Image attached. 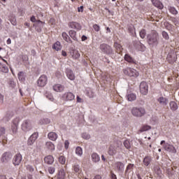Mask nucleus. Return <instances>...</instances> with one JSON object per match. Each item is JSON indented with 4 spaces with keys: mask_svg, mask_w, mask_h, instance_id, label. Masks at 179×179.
Returning <instances> with one entry per match:
<instances>
[{
    "mask_svg": "<svg viewBox=\"0 0 179 179\" xmlns=\"http://www.w3.org/2000/svg\"><path fill=\"white\" fill-rule=\"evenodd\" d=\"M147 38L148 45L152 47L158 45L159 37L157 31H151L150 34L148 35Z\"/></svg>",
    "mask_w": 179,
    "mask_h": 179,
    "instance_id": "obj_1",
    "label": "nucleus"
},
{
    "mask_svg": "<svg viewBox=\"0 0 179 179\" xmlns=\"http://www.w3.org/2000/svg\"><path fill=\"white\" fill-rule=\"evenodd\" d=\"M122 71L124 76L129 78H138L139 76L138 71L131 67H126Z\"/></svg>",
    "mask_w": 179,
    "mask_h": 179,
    "instance_id": "obj_2",
    "label": "nucleus"
},
{
    "mask_svg": "<svg viewBox=\"0 0 179 179\" xmlns=\"http://www.w3.org/2000/svg\"><path fill=\"white\" fill-rule=\"evenodd\" d=\"M145 113V109L143 108L134 107L131 109V114L134 117H143Z\"/></svg>",
    "mask_w": 179,
    "mask_h": 179,
    "instance_id": "obj_3",
    "label": "nucleus"
},
{
    "mask_svg": "<svg viewBox=\"0 0 179 179\" xmlns=\"http://www.w3.org/2000/svg\"><path fill=\"white\" fill-rule=\"evenodd\" d=\"M160 145L162 146H163V148L166 152H171V153H176V148L173 145H171V144L166 143L165 141H162L161 143H160Z\"/></svg>",
    "mask_w": 179,
    "mask_h": 179,
    "instance_id": "obj_4",
    "label": "nucleus"
},
{
    "mask_svg": "<svg viewBox=\"0 0 179 179\" xmlns=\"http://www.w3.org/2000/svg\"><path fill=\"white\" fill-rule=\"evenodd\" d=\"M62 99L64 101H72L75 99V95L72 92H67L62 94Z\"/></svg>",
    "mask_w": 179,
    "mask_h": 179,
    "instance_id": "obj_5",
    "label": "nucleus"
},
{
    "mask_svg": "<svg viewBox=\"0 0 179 179\" xmlns=\"http://www.w3.org/2000/svg\"><path fill=\"white\" fill-rule=\"evenodd\" d=\"M100 50H101V52L103 53L106 55H112L113 54V49L111 46H109L107 44L103 43L100 45Z\"/></svg>",
    "mask_w": 179,
    "mask_h": 179,
    "instance_id": "obj_6",
    "label": "nucleus"
},
{
    "mask_svg": "<svg viewBox=\"0 0 179 179\" xmlns=\"http://www.w3.org/2000/svg\"><path fill=\"white\" fill-rule=\"evenodd\" d=\"M32 129V124L31 122L29 120H24L22 122V130L24 131V132H29L31 131Z\"/></svg>",
    "mask_w": 179,
    "mask_h": 179,
    "instance_id": "obj_7",
    "label": "nucleus"
},
{
    "mask_svg": "<svg viewBox=\"0 0 179 179\" xmlns=\"http://www.w3.org/2000/svg\"><path fill=\"white\" fill-rule=\"evenodd\" d=\"M36 83L38 84V87H44L48 83V77L45 75L41 76L36 81Z\"/></svg>",
    "mask_w": 179,
    "mask_h": 179,
    "instance_id": "obj_8",
    "label": "nucleus"
},
{
    "mask_svg": "<svg viewBox=\"0 0 179 179\" xmlns=\"http://www.w3.org/2000/svg\"><path fill=\"white\" fill-rule=\"evenodd\" d=\"M148 91L149 86L148 85V83L146 82L143 81L141 83H140V92L143 95H147Z\"/></svg>",
    "mask_w": 179,
    "mask_h": 179,
    "instance_id": "obj_9",
    "label": "nucleus"
},
{
    "mask_svg": "<svg viewBox=\"0 0 179 179\" xmlns=\"http://www.w3.org/2000/svg\"><path fill=\"white\" fill-rule=\"evenodd\" d=\"M118 146L116 143L111 144L110 145L109 150H108V154L110 156H114L115 154L117 153Z\"/></svg>",
    "mask_w": 179,
    "mask_h": 179,
    "instance_id": "obj_10",
    "label": "nucleus"
},
{
    "mask_svg": "<svg viewBox=\"0 0 179 179\" xmlns=\"http://www.w3.org/2000/svg\"><path fill=\"white\" fill-rule=\"evenodd\" d=\"M19 122L20 119L18 117L15 118L13 121H12L11 130L13 134H15L17 133Z\"/></svg>",
    "mask_w": 179,
    "mask_h": 179,
    "instance_id": "obj_11",
    "label": "nucleus"
},
{
    "mask_svg": "<svg viewBox=\"0 0 179 179\" xmlns=\"http://www.w3.org/2000/svg\"><path fill=\"white\" fill-rule=\"evenodd\" d=\"M68 27L76 31H80L82 29V25H80L79 22H70L69 23H68Z\"/></svg>",
    "mask_w": 179,
    "mask_h": 179,
    "instance_id": "obj_12",
    "label": "nucleus"
},
{
    "mask_svg": "<svg viewBox=\"0 0 179 179\" xmlns=\"http://www.w3.org/2000/svg\"><path fill=\"white\" fill-rule=\"evenodd\" d=\"M13 155L10 152H5L3 154V156H1V161L3 163H6L10 161Z\"/></svg>",
    "mask_w": 179,
    "mask_h": 179,
    "instance_id": "obj_13",
    "label": "nucleus"
},
{
    "mask_svg": "<svg viewBox=\"0 0 179 179\" xmlns=\"http://www.w3.org/2000/svg\"><path fill=\"white\" fill-rule=\"evenodd\" d=\"M22 159V155L20 153L16 154V155L14 156L13 163L14 166H19L20 164H21Z\"/></svg>",
    "mask_w": 179,
    "mask_h": 179,
    "instance_id": "obj_14",
    "label": "nucleus"
},
{
    "mask_svg": "<svg viewBox=\"0 0 179 179\" xmlns=\"http://www.w3.org/2000/svg\"><path fill=\"white\" fill-rule=\"evenodd\" d=\"M38 136V133H34L32 135H31L29 138H28V141H27L28 145L31 146L33 144H34L36 140H37Z\"/></svg>",
    "mask_w": 179,
    "mask_h": 179,
    "instance_id": "obj_15",
    "label": "nucleus"
},
{
    "mask_svg": "<svg viewBox=\"0 0 179 179\" xmlns=\"http://www.w3.org/2000/svg\"><path fill=\"white\" fill-rule=\"evenodd\" d=\"M114 166H115V170L116 171H124V165L123 163H122L120 162H115Z\"/></svg>",
    "mask_w": 179,
    "mask_h": 179,
    "instance_id": "obj_16",
    "label": "nucleus"
},
{
    "mask_svg": "<svg viewBox=\"0 0 179 179\" xmlns=\"http://www.w3.org/2000/svg\"><path fill=\"white\" fill-rule=\"evenodd\" d=\"M151 2L152 3L153 6L156 8L162 10L164 8L163 3H161L159 0H151Z\"/></svg>",
    "mask_w": 179,
    "mask_h": 179,
    "instance_id": "obj_17",
    "label": "nucleus"
},
{
    "mask_svg": "<svg viewBox=\"0 0 179 179\" xmlns=\"http://www.w3.org/2000/svg\"><path fill=\"white\" fill-rule=\"evenodd\" d=\"M157 102H158L159 104H160L161 106H166L168 105L169 101H168L167 98L161 96V97H159V98H158Z\"/></svg>",
    "mask_w": 179,
    "mask_h": 179,
    "instance_id": "obj_18",
    "label": "nucleus"
},
{
    "mask_svg": "<svg viewBox=\"0 0 179 179\" xmlns=\"http://www.w3.org/2000/svg\"><path fill=\"white\" fill-rule=\"evenodd\" d=\"M44 163L48 164V165H52L54 163V157L52 155H48L45 157H44Z\"/></svg>",
    "mask_w": 179,
    "mask_h": 179,
    "instance_id": "obj_19",
    "label": "nucleus"
},
{
    "mask_svg": "<svg viewBox=\"0 0 179 179\" xmlns=\"http://www.w3.org/2000/svg\"><path fill=\"white\" fill-rule=\"evenodd\" d=\"M124 59L129 64H136V60H134V59L129 54L124 55Z\"/></svg>",
    "mask_w": 179,
    "mask_h": 179,
    "instance_id": "obj_20",
    "label": "nucleus"
},
{
    "mask_svg": "<svg viewBox=\"0 0 179 179\" xmlns=\"http://www.w3.org/2000/svg\"><path fill=\"white\" fill-rule=\"evenodd\" d=\"M65 171L63 169H60V170L57 171V173L56 176L57 179H65Z\"/></svg>",
    "mask_w": 179,
    "mask_h": 179,
    "instance_id": "obj_21",
    "label": "nucleus"
},
{
    "mask_svg": "<svg viewBox=\"0 0 179 179\" xmlns=\"http://www.w3.org/2000/svg\"><path fill=\"white\" fill-rule=\"evenodd\" d=\"M53 90L57 92H62L64 90V86L61 84H56L53 86Z\"/></svg>",
    "mask_w": 179,
    "mask_h": 179,
    "instance_id": "obj_22",
    "label": "nucleus"
},
{
    "mask_svg": "<svg viewBox=\"0 0 179 179\" xmlns=\"http://www.w3.org/2000/svg\"><path fill=\"white\" fill-rule=\"evenodd\" d=\"M134 168V164H129L128 166L126 167V170H124V175L129 176V174L133 171Z\"/></svg>",
    "mask_w": 179,
    "mask_h": 179,
    "instance_id": "obj_23",
    "label": "nucleus"
},
{
    "mask_svg": "<svg viewBox=\"0 0 179 179\" xmlns=\"http://www.w3.org/2000/svg\"><path fill=\"white\" fill-rule=\"evenodd\" d=\"M62 36L63 38V40H64L66 42L69 44H72L73 41L71 38H70L69 34H66V32H62Z\"/></svg>",
    "mask_w": 179,
    "mask_h": 179,
    "instance_id": "obj_24",
    "label": "nucleus"
},
{
    "mask_svg": "<svg viewBox=\"0 0 179 179\" xmlns=\"http://www.w3.org/2000/svg\"><path fill=\"white\" fill-rule=\"evenodd\" d=\"M113 47L115 48L116 52H117V54L121 55L122 53L123 48H122V46H121L120 44H118L117 42H115L113 44Z\"/></svg>",
    "mask_w": 179,
    "mask_h": 179,
    "instance_id": "obj_25",
    "label": "nucleus"
},
{
    "mask_svg": "<svg viewBox=\"0 0 179 179\" xmlns=\"http://www.w3.org/2000/svg\"><path fill=\"white\" fill-rule=\"evenodd\" d=\"M70 55H71V57H72V58L73 59H78L80 57L79 51H78V50H72V51H71Z\"/></svg>",
    "mask_w": 179,
    "mask_h": 179,
    "instance_id": "obj_26",
    "label": "nucleus"
},
{
    "mask_svg": "<svg viewBox=\"0 0 179 179\" xmlns=\"http://www.w3.org/2000/svg\"><path fill=\"white\" fill-rule=\"evenodd\" d=\"M48 137L49 140L55 141H57V138H58V134H57L55 132H50L48 134Z\"/></svg>",
    "mask_w": 179,
    "mask_h": 179,
    "instance_id": "obj_27",
    "label": "nucleus"
},
{
    "mask_svg": "<svg viewBox=\"0 0 179 179\" xmlns=\"http://www.w3.org/2000/svg\"><path fill=\"white\" fill-rule=\"evenodd\" d=\"M66 75L67 76L68 79H69L70 80H74L75 75L71 70H66Z\"/></svg>",
    "mask_w": 179,
    "mask_h": 179,
    "instance_id": "obj_28",
    "label": "nucleus"
},
{
    "mask_svg": "<svg viewBox=\"0 0 179 179\" xmlns=\"http://www.w3.org/2000/svg\"><path fill=\"white\" fill-rule=\"evenodd\" d=\"M45 147L50 151L55 150V145L53 144V143H52L50 141L45 143Z\"/></svg>",
    "mask_w": 179,
    "mask_h": 179,
    "instance_id": "obj_29",
    "label": "nucleus"
},
{
    "mask_svg": "<svg viewBox=\"0 0 179 179\" xmlns=\"http://www.w3.org/2000/svg\"><path fill=\"white\" fill-rule=\"evenodd\" d=\"M135 48H136L137 50L140 52H143L145 50V46L141 42H137L135 44Z\"/></svg>",
    "mask_w": 179,
    "mask_h": 179,
    "instance_id": "obj_30",
    "label": "nucleus"
},
{
    "mask_svg": "<svg viewBox=\"0 0 179 179\" xmlns=\"http://www.w3.org/2000/svg\"><path fill=\"white\" fill-rule=\"evenodd\" d=\"M91 157L92 162H94V163H97L99 162V160H101V157H99V155L95 152L92 154Z\"/></svg>",
    "mask_w": 179,
    "mask_h": 179,
    "instance_id": "obj_31",
    "label": "nucleus"
},
{
    "mask_svg": "<svg viewBox=\"0 0 179 179\" xmlns=\"http://www.w3.org/2000/svg\"><path fill=\"white\" fill-rule=\"evenodd\" d=\"M136 99V95L134 93H130L127 95V100L129 101H134Z\"/></svg>",
    "mask_w": 179,
    "mask_h": 179,
    "instance_id": "obj_32",
    "label": "nucleus"
},
{
    "mask_svg": "<svg viewBox=\"0 0 179 179\" xmlns=\"http://www.w3.org/2000/svg\"><path fill=\"white\" fill-rule=\"evenodd\" d=\"M69 36L71 38H72L73 41H77V32H76L74 30H70L69 31Z\"/></svg>",
    "mask_w": 179,
    "mask_h": 179,
    "instance_id": "obj_33",
    "label": "nucleus"
},
{
    "mask_svg": "<svg viewBox=\"0 0 179 179\" xmlns=\"http://www.w3.org/2000/svg\"><path fill=\"white\" fill-rule=\"evenodd\" d=\"M169 107H171V110L172 111H176L178 108V106L175 101H171V103H169Z\"/></svg>",
    "mask_w": 179,
    "mask_h": 179,
    "instance_id": "obj_34",
    "label": "nucleus"
},
{
    "mask_svg": "<svg viewBox=\"0 0 179 179\" xmlns=\"http://www.w3.org/2000/svg\"><path fill=\"white\" fill-rule=\"evenodd\" d=\"M152 161V158L150 157H145L144 160H143V163L145 166H148Z\"/></svg>",
    "mask_w": 179,
    "mask_h": 179,
    "instance_id": "obj_35",
    "label": "nucleus"
},
{
    "mask_svg": "<svg viewBox=\"0 0 179 179\" xmlns=\"http://www.w3.org/2000/svg\"><path fill=\"white\" fill-rule=\"evenodd\" d=\"M0 71L4 73H8V66L3 65V64H0Z\"/></svg>",
    "mask_w": 179,
    "mask_h": 179,
    "instance_id": "obj_36",
    "label": "nucleus"
},
{
    "mask_svg": "<svg viewBox=\"0 0 179 179\" xmlns=\"http://www.w3.org/2000/svg\"><path fill=\"white\" fill-rule=\"evenodd\" d=\"M152 127L150 125L148 124H144L141 127V129H140V131L141 132H144V131H149L150 129H151Z\"/></svg>",
    "mask_w": 179,
    "mask_h": 179,
    "instance_id": "obj_37",
    "label": "nucleus"
},
{
    "mask_svg": "<svg viewBox=\"0 0 179 179\" xmlns=\"http://www.w3.org/2000/svg\"><path fill=\"white\" fill-rule=\"evenodd\" d=\"M52 48L57 51L61 50H62L61 43L59 41H57L56 43L53 45Z\"/></svg>",
    "mask_w": 179,
    "mask_h": 179,
    "instance_id": "obj_38",
    "label": "nucleus"
},
{
    "mask_svg": "<svg viewBox=\"0 0 179 179\" xmlns=\"http://www.w3.org/2000/svg\"><path fill=\"white\" fill-rule=\"evenodd\" d=\"M123 145L124 146V148H126L127 150H130V148H131L130 141H129V140L124 141L123 143Z\"/></svg>",
    "mask_w": 179,
    "mask_h": 179,
    "instance_id": "obj_39",
    "label": "nucleus"
},
{
    "mask_svg": "<svg viewBox=\"0 0 179 179\" xmlns=\"http://www.w3.org/2000/svg\"><path fill=\"white\" fill-rule=\"evenodd\" d=\"M166 60H168L169 64H173V62H176V59H174V57H173L171 54L168 55V57H166Z\"/></svg>",
    "mask_w": 179,
    "mask_h": 179,
    "instance_id": "obj_40",
    "label": "nucleus"
},
{
    "mask_svg": "<svg viewBox=\"0 0 179 179\" xmlns=\"http://www.w3.org/2000/svg\"><path fill=\"white\" fill-rule=\"evenodd\" d=\"M76 154L78 156L81 157L83 155V148L80 147H78L76 148Z\"/></svg>",
    "mask_w": 179,
    "mask_h": 179,
    "instance_id": "obj_41",
    "label": "nucleus"
},
{
    "mask_svg": "<svg viewBox=\"0 0 179 179\" xmlns=\"http://www.w3.org/2000/svg\"><path fill=\"white\" fill-rule=\"evenodd\" d=\"M73 170L75 171V173H80V168L79 164H75L73 166Z\"/></svg>",
    "mask_w": 179,
    "mask_h": 179,
    "instance_id": "obj_42",
    "label": "nucleus"
},
{
    "mask_svg": "<svg viewBox=\"0 0 179 179\" xmlns=\"http://www.w3.org/2000/svg\"><path fill=\"white\" fill-rule=\"evenodd\" d=\"M169 12H171V14L173 15H177L178 14V12L176 10V8L174 7H169Z\"/></svg>",
    "mask_w": 179,
    "mask_h": 179,
    "instance_id": "obj_43",
    "label": "nucleus"
},
{
    "mask_svg": "<svg viewBox=\"0 0 179 179\" xmlns=\"http://www.w3.org/2000/svg\"><path fill=\"white\" fill-rule=\"evenodd\" d=\"M139 35H140V38H141L142 39H144L145 37L146 36V30L142 29L141 31H140Z\"/></svg>",
    "mask_w": 179,
    "mask_h": 179,
    "instance_id": "obj_44",
    "label": "nucleus"
},
{
    "mask_svg": "<svg viewBox=\"0 0 179 179\" xmlns=\"http://www.w3.org/2000/svg\"><path fill=\"white\" fill-rule=\"evenodd\" d=\"M17 78L20 80H24V76L23 71H20L19 73H17Z\"/></svg>",
    "mask_w": 179,
    "mask_h": 179,
    "instance_id": "obj_45",
    "label": "nucleus"
},
{
    "mask_svg": "<svg viewBox=\"0 0 179 179\" xmlns=\"http://www.w3.org/2000/svg\"><path fill=\"white\" fill-rule=\"evenodd\" d=\"M66 162L65 157L64 156H60L59 157V164H62V165H64Z\"/></svg>",
    "mask_w": 179,
    "mask_h": 179,
    "instance_id": "obj_46",
    "label": "nucleus"
},
{
    "mask_svg": "<svg viewBox=\"0 0 179 179\" xmlns=\"http://www.w3.org/2000/svg\"><path fill=\"white\" fill-rule=\"evenodd\" d=\"M25 168L27 171H29L30 173H33V171H34V168L31 165L27 164Z\"/></svg>",
    "mask_w": 179,
    "mask_h": 179,
    "instance_id": "obj_47",
    "label": "nucleus"
},
{
    "mask_svg": "<svg viewBox=\"0 0 179 179\" xmlns=\"http://www.w3.org/2000/svg\"><path fill=\"white\" fill-rule=\"evenodd\" d=\"M162 36H163V38H164V40H169V39H170V36H169L168 33L166 32L165 31H164L163 32H162Z\"/></svg>",
    "mask_w": 179,
    "mask_h": 179,
    "instance_id": "obj_48",
    "label": "nucleus"
},
{
    "mask_svg": "<svg viewBox=\"0 0 179 179\" xmlns=\"http://www.w3.org/2000/svg\"><path fill=\"white\" fill-rule=\"evenodd\" d=\"M48 173L49 174H54L55 173V167L54 166H49L48 167Z\"/></svg>",
    "mask_w": 179,
    "mask_h": 179,
    "instance_id": "obj_49",
    "label": "nucleus"
},
{
    "mask_svg": "<svg viewBox=\"0 0 179 179\" xmlns=\"http://www.w3.org/2000/svg\"><path fill=\"white\" fill-rule=\"evenodd\" d=\"M83 138L85 140H89V139H90V135L87 133H83Z\"/></svg>",
    "mask_w": 179,
    "mask_h": 179,
    "instance_id": "obj_50",
    "label": "nucleus"
},
{
    "mask_svg": "<svg viewBox=\"0 0 179 179\" xmlns=\"http://www.w3.org/2000/svg\"><path fill=\"white\" fill-rule=\"evenodd\" d=\"M92 28H94V30L95 31H99V30L101 29L100 27L99 26V24H94L92 26Z\"/></svg>",
    "mask_w": 179,
    "mask_h": 179,
    "instance_id": "obj_51",
    "label": "nucleus"
},
{
    "mask_svg": "<svg viewBox=\"0 0 179 179\" xmlns=\"http://www.w3.org/2000/svg\"><path fill=\"white\" fill-rule=\"evenodd\" d=\"M41 122H43L41 124H48L50 122L48 119H43V120H41Z\"/></svg>",
    "mask_w": 179,
    "mask_h": 179,
    "instance_id": "obj_52",
    "label": "nucleus"
},
{
    "mask_svg": "<svg viewBox=\"0 0 179 179\" xmlns=\"http://www.w3.org/2000/svg\"><path fill=\"white\" fill-rule=\"evenodd\" d=\"M83 100L82 98H80L79 96H76V103H83Z\"/></svg>",
    "mask_w": 179,
    "mask_h": 179,
    "instance_id": "obj_53",
    "label": "nucleus"
},
{
    "mask_svg": "<svg viewBox=\"0 0 179 179\" xmlns=\"http://www.w3.org/2000/svg\"><path fill=\"white\" fill-rule=\"evenodd\" d=\"M134 30V27L129 26V27H128V31H129V32L131 33V34H133Z\"/></svg>",
    "mask_w": 179,
    "mask_h": 179,
    "instance_id": "obj_54",
    "label": "nucleus"
},
{
    "mask_svg": "<svg viewBox=\"0 0 179 179\" xmlns=\"http://www.w3.org/2000/svg\"><path fill=\"white\" fill-rule=\"evenodd\" d=\"M69 141H65L64 142V147H65V149L67 150L69 149Z\"/></svg>",
    "mask_w": 179,
    "mask_h": 179,
    "instance_id": "obj_55",
    "label": "nucleus"
},
{
    "mask_svg": "<svg viewBox=\"0 0 179 179\" xmlns=\"http://www.w3.org/2000/svg\"><path fill=\"white\" fill-rule=\"evenodd\" d=\"M110 179H117V176L113 172H110Z\"/></svg>",
    "mask_w": 179,
    "mask_h": 179,
    "instance_id": "obj_56",
    "label": "nucleus"
},
{
    "mask_svg": "<svg viewBox=\"0 0 179 179\" xmlns=\"http://www.w3.org/2000/svg\"><path fill=\"white\" fill-rule=\"evenodd\" d=\"M5 131H6L5 128H3V127H1V128H0V133H1V135L5 134Z\"/></svg>",
    "mask_w": 179,
    "mask_h": 179,
    "instance_id": "obj_57",
    "label": "nucleus"
},
{
    "mask_svg": "<svg viewBox=\"0 0 179 179\" xmlns=\"http://www.w3.org/2000/svg\"><path fill=\"white\" fill-rule=\"evenodd\" d=\"M49 23L51 24V25H53L55 24V20L54 18H51L50 20H49Z\"/></svg>",
    "mask_w": 179,
    "mask_h": 179,
    "instance_id": "obj_58",
    "label": "nucleus"
},
{
    "mask_svg": "<svg viewBox=\"0 0 179 179\" xmlns=\"http://www.w3.org/2000/svg\"><path fill=\"white\" fill-rule=\"evenodd\" d=\"M46 97L48 99H49V100H50V101H53V99H54V98H53V96H52V95L51 94H49V95H46Z\"/></svg>",
    "mask_w": 179,
    "mask_h": 179,
    "instance_id": "obj_59",
    "label": "nucleus"
},
{
    "mask_svg": "<svg viewBox=\"0 0 179 179\" xmlns=\"http://www.w3.org/2000/svg\"><path fill=\"white\" fill-rule=\"evenodd\" d=\"M78 12H81V13L83 12V6L78 8Z\"/></svg>",
    "mask_w": 179,
    "mask_h": 179,
    "instance_id": "obj_60",
    "label": "nucleus"
},
{
    "mask_svg": "<svg viewBox=\"0 0 179 179\" xmlns=\"http://www.w3.org/2000/svg\"><path fill=\"white\" fill-rule=\"evenodd\" d=\"M10 22L13 26H15L17 24L15 19L10 20Z\"/></svg>",
    "mask_w": 179,
    "mask_h": 179,
    "instance_id": "obj_61",
    "label": "nucleus"
},
{
    "mask_svg": "<svg viewBox=\"0 0 179 179\" xmlns=\"http://www.w3.org/2000/svg\"><path fill=\"white\" fill-rule=\"evenodd\" d=\"M86 40H87V36H85L84 35V36H83V37H81V41H85Z\"/></svg>",
    "mask_w": 179,
    "mask_h": 179,
    "instance_id": "obj_62",
    "label": "nucleus"
},
{
    "mask_svg": "<svg viewBox=\"0 0 179 179\" xmlns=\"http://www.w3.org/2000/svg\"><path fill=\"white\" fill-rule=\"evenodd\" d=\"M30 20L32 22H36V17L34 16H32V17H31Z\"/></svg>",
    "mask_w": 179,
    "mask_h": 179,
    "instance_id": "obj_63",
    "label": "nucleus"
},
{
    "mask_svg": "<svg viewBox=\"0 0 179 179\" xmlns=\"http://www.w3.org/2000/svg\"><path fill=\"white\" fill-rule=\"evenodd\" d=\"M94 179H102L101 176L99 175H96L94 176Z\"/></svg>",
    "mask_w": 179,
    "mask_h": 179,
    "instance_id": "obj_64",
    "label": "nucleus"
}]
</instances>
